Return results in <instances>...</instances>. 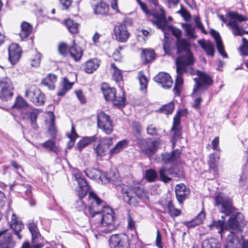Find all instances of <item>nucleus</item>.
Here are the masks:
<instances>
[{
  "mask_svg": "<svg viewBox=\"0 0 248 248\" xmlns=\"http://www.w3.org/2000/svg\"><path fill=\"white\" fill-rule=\"evenodd\" d=\"M225 222V217L222 216L221 219L217 220H213L212 222L208 225V226L211 230H217L218 233L222 237L223 232L226 230Z\"/></svg>",
  "mask_w": 248,
  "mask_h": 248,
  "instance_id": "nucleus-24",
  "label": "nucleus"
},
{
  "mask_svg": "<svg viewBox=\"0 0 248 248\" xmlns=\"http://www.w3.org/2000/svg\"><path fill=\"white\" fill-rule=\"evenodd\" d=\"M78 183V187L77 189V194L78 197L84 198L89 190V186L87 181L83 178L79 179Z\"/></svg>",
  "mask_w": 248,
  "mask_h": 248,
  "instance_id": "nucleus-25",
  "label": "nucleus"
},
{
  "mask_svg": "<svg viewBox=\"0 0 248 248\" xmlns=\"http://www.w3.org/2000/svg\"><path fill=\"white\" fill-rule=\"evenodd\" d=\"M93 11L95 15H105L108 13L109 7L106 3L101 2L93 7Z\"/></svg>",
  "mask_w": 248,
  "mask_h": 248,
  "instance_id": "nucleus-36",
  "label": "nucleus"
},
{
  "mask_svg": "<svg viewBox=\"0 0 248 248\" xmlns=\"http://www.w3.org/2000/svg\"><path fill=\"white\" fill-rule=\"evenodd\" d=\"M99 140L104 146L107 148V150L112 144V140L111 138L107 137L100 138Z\"/></svg>",
  "mask_w": 248,
  "mask_h": 248,
  "instance_id": "nucleus-59",
  "label": "nucleus"
},
{
  "mask_svg": "<svg viewBox=\"0 0 248 248\" xmlns=\"http://www.w3.org/2000/svg\"><path fill=\"white\" fill-rule=\"evenodd\" d=\"M42 146L49 151L57 152L58 150L55 141L51 140H48L43 143Z\"/></svg>",
  "mask_w": 248,
  "mask_h": 248,
  "instance_id": "nucleus-50",
  "label": "nucleus"
},
{
  "mask_svg": "<svg viewBox=\"0 0 248 248\" xmlns=\"http://www.w3.org/2000/svg\"><path fill=\"white\" fill-rule=\"evenodd\" d=\"M40 112L41 111L39 109L34 108L31 111L22 112V115L23 119L30 120L32 127L35 130L38 127L37 119Z\"/></svg>",
  "mask_w": 248,
  "mask_h": 248,
  "instance_id": "nucleus-18",
  "label": "nucleus"
},
{
  "mask_svg": "<svg viewBox=\"0 0 248 248\" xmlns=\"http://www.w3.org/2000/svg\"><path fill=\"white\" fill-rule=\"evenodd\" d=\"M156 27L158 29H161L162 31L164 32L165 36H166L167 31H170L172 34L175 37H176L177 38V39H180L179 37H180V36H181L182 32L181 30L173 26L168 25L166 18L165 23L162 28L160 27L159 26Z\"/></svg>",
  "mask_w": 248,
  "mask_h": 248,
  "instance_id": "nucleus-28",
  "label": "nucleus"
},
{
  "mask_svg": "<svg viewBox=\"0 0 248 248\" xmlns=\"http://www.w3.org/2000/svg\"><path fill=\"white\" fill-rule=\"evenodd\" d=\"M219 159V155L216 153H213L210 155L208 163L210 169L215 170Z\"/></svg>",
  "mask_w": 248,
  "mask_h": 248,
  "instance_id": "nucleus-49",
  "label": "nucleus"
},
{
  "mask_svg": "<svg viewBox=\"0 0 248 248\" xmlns=\"http://www.w3.org/2000/svg\"><path fill=\"white\" fill-rule=\"evenodd\" d=\"M235 232H231L227 237V246L232 248H238L241 243L236 235Z\"/></svg>",
  "mask_w": 248,
  "mask_h": 248,
  "instance_id": "nucleus-38",
  "label": "nucleus"
},
{
  "mask_svg": "<svg viewBox=\"0 0 248 248\" xmlns=\"http://www.w3.org/2000/svg\"><path fill=\"white\" fill-rule=\"evenodd\" d=\"M171 130L173 131V134L172 137V139L174 140H178L181 136V129L179 126H177L174 128V129H172V127L171 128Z\"/></svg>",
  "mask_w": 248,
  "mask_h": 248,
  "instance_id": "nucleus-57",
  "label": "nucleus"
},
{
  "mask_svg": "<svg viewBox=\"0 0 248 248\" xmlns=\"http://www.w3.org/2000/svg\"><path fill=\"white\" fill-rule=\"evenodd\" d=\"M174 108V103L171 102L168 104L164 105L161 108L157 110V112L164 113L166 114H171Z\"/></svg>",
  "mask_w": 248,
  "mask_h": 248,
  "instance_id": "nucleus-48",
  "label": "nucleus"
},
{
  "mask_svg": "<svg viewBox=\"0 0 248 248\" xmlns=\"http://www.w3.org/2000/svg\"><path fill=\"white\" fill-rule=\"evenodd\" d=\"M78 198L79 199L76 201L75 203V207L78 211H83L85 209L86 205L85 202L82 201L83 198Z\"/></svg>",
  "mask_w": 248,
  "mask_h": 248,
  "instance_id": "nucleus-55",
  "label": "nucleus"
},
{
  "mask_svg": "<svg viewBox=\"0 0 248 248\" xmlns=\"http://www.w3.org/2000/svg\"><path fill=\"white\" fill-rule=\"evenodd\" d=\"M97 125L106 134H110L113 131L112 122L109 116L101 111L97 115Z\"/></svg>",
  "mask_w": 248,
  "mask_h": 248,
  "instance_id": "nucleus-12",
  "label": "nucleus"
},
{
  "mask_svg": "<svg viewBox=\"0 0 248 248\" xmlns=\"http://www.w3.org/2000/svg\"><path fill=\"white\" fill-rule=\"evenodd\" d=\"M28 106V103L21 97L16 98V101L13 106V108H25Z\"/></svg>",
  "mask_w": 248,
  "mask_h": 248,
  "instance_id": "nucleus-52",
  "label": "nucleus"
},
{
  "mask_svg": "<svg viewBox=\"0 0 248 248\" xmlns=\"http://www.w3.org/2000/svg\"><path fill=\"white\" fill-rule=\"evenodd\" d=\"M110 248H129V243L127 236L125 234H114L109 238Z\"/></svg>",
  "mask_w": 248,
  "mask_h": 248,
  "instance_id": "nucleus-15",
  "label": "nucleus"
},
{
  "mask_svg": "<svg viewBox=\"0 0 248 248\" xmlns=\"http://www.w3.org/2000/svg\"><path fill=\"white\" fill-rule=\"evenodd\" d=\"M202 247V248H220V244L216 239L210 238L204 240Z\"/></svg>",
  "mask_w": 248,
  "mask_h": 248,
  "instance_id": "nucleus-39",
  "label": "nucleus"
},
{
  "mask_svg": "<svg viewBox=\"0 0 248 248\" xmlns=\"http://www.w3.org/2000/svg\"><path fill=\"white\" fill-rule=\"evenodd\" d=\"M121 187L123 200L130 205L136 206L139 198L146 196V192L143 186L139 184L123 185Z\"/></svg>",
  "mask_w": 248,
  "mask_h": 248,
  "instance_id": "nucleus-3",
  "label": "nucleus"
},
{
  "mask_svg": "<svg viewBox=\"0 0 248 248\" xmlns=\"http://www.w3.org/2000/svg\"><path fill=\"white\" fill-rule=\"evenodd\" d=\"M89 198L91 203L89 207V211L92 217H94L96 215L102 214L104 208L107 207L105 206L104 202L94 192L92 191L89 192Z\"/></svg>",
  "mask_w": 248,
  "mask_h": 248,
  "instance_id": "nucleus-11",
  "label": "nucleus"
},
{
  "mask_svg": "<svg viewBox=\"0 0 248 248\" xmlns=\"http://www.w3.org/2000/svg\"><path fill=\"white\" fill-rule=\"evenodd\" d=\"M65 25L68 31L72 34L78 33V24L75 22L73 20L68 19L65 21Z\"/></svg>",
  "mask_w": 248,
  "mask_h": 248,
  "instance_id": "nucleus-43",
  "label": "nucleus"
},
{
  "mask_svg": "<svg viewBox=\"0 0 248 248\" xmlns=\"http://www.w3.org/2000/svg\"><path fill=\"white\" fill-rule=\"evenodd\" d=\"M141 152L149 156L153 155L157 150V142L151 140L141 139L138 142Z\"/></svg>",
  "mask_w": 248,
  "mask_h": 248,
  "instance_id": "nucleus-13",
  "label": "nucleus"
},
{
  "mask_svg": "<svg viewBox=\"0 0 248 248\" xmlns=\"http://www.w3.org/2000/svg\"><path fill=\"white\" fill-rule=\"evenodd\" d=\"M67 135L71 141L75 140L78 137V134L76 132L75 128L73 124L72 125L71 133L67 134Z\"/></svg>",
  "mask_w": 248,
  "mask_h": 248,
  "instance_id": "nucleus-62",
  "label": "nucleus"
},
{
  "mask_svg": "<svg viewBox=\"0 0 248 248\" xmlns=\"http://www.w3.org/2000/svg\"><path fill=\"white\" fill-rule=\"evenodd\" d=\"M194 21L195 24H196L197 27L200 29H201L203 33L206 34L207 32L205 30L201 22L200 17L199 16L195 17L194 18Z\"/></svg>",
  "mask_w": 248,
  "mask_h": 248,
  "instance_id": "nucleus-63",
  "label": "nucleus"
},
{
  "mask_svg": "<svg viewBox=\"0 0 248 248\" xmlns=\"http://www.w3.org/2000/svg\"><path fill=\"white\" fill-rule=\"evenodd\" d=\"M230 19L227 23V26L232 30L234 36H242L244 33H248L238 25L237 22H242L247 20V17L237 12H230L228 14Z\"/></svg>",
  "mask_w": 248,
  "mask_h": 248,
  "instance_id": "nucleus-8",
  "label": "nucleus"
},
{
  "mask_svg": "<svg viewBox=\"0 0 248 248\" xmlns=\"http://www.w3.org/2000/svg\"><path fill=\"white\" fill-rule=\"evenodd\" d=\"M5 217L7 220L9 219V217L11 218V220L9 221V223L18 238L21 239L22 236L20 234L19 232L24 228L23 224L20 220H17L16 216L11 209H9L7 211Z\"/></svg>",
  "mask_w": 248,
  "mask_h": 248,
  "instance_id": "nucleus-14",
  "label": "nucleus"
},
{
  "mask_svg": "<svg viewBox=\"0 0 248 248\" xmlns=\"http://www.w3.org/2000/svg\"><path fill=\"white\" fill-rule=\"evenodd\" d=\"M113 32L116 40L120 42H125L129 37V33L127 31L124 24H119L114 26Z\"/></svg>",
  "mask_w": 248,
  "mask_h": 248,
  "instance_id": "nucleus-16",
  "label": "nucleus"
},
{
  "mask_svg": "<svg viewBox=\"0 0 248 248\" xmlns=\"http://www.w3.org/2000/svg\"><path fill=\"white\" fill-rule=\"evenodd\" d=\"M176 44L177 54L180 56L175 59L177 76L173 91L175 94L178 95L183 84V74L193 75L195 74L192 67L195 58L190 50V45L186 39H178Z\"/></svg>",
  "mask_w": 248,
  "mask_h": 248,
  "instance_id": "nucleus-1",
  "label": "nucleus"
},
{
  "mask_svg": "<svg viewBox=\"0 0 248 248\" xmlns=\"http://www.w3.org/2000/svg\"><path fill=\"white\" fill-rule=\"evenodd\" d=\"M199 44L206 52L207 55L211 57L214 56L215 49L214 45L209 41L199 40Z\"/></svg>",
  "mask_w": 248,
  "mask_h": 248,
  "instance_id": "nucleus-29",
  "label": "nucleus"
},
{
  "mask_svg": "<svg viewBox=\"0 0 248 248\" xmlns=\"http://www.w3.org/2000/svg\"><path fill=\"white\" fill-rule=\"evenodd\" d=\"M145 177L148 182H153L157 177V173L154 170L149 169L146 171Z\"/></svg>",
  "mask_w": 248,
  "mask_h": 248,
  "instance_id": "nucleus-53",
  "label": "nucleus"
},
{
  "mask_svg": "<svg viewBox=\"0 0 248 248\" xmlns=\"http://www.w3.org/2000/svg\"><path fill=\"white\" fill-rule=\"evenodd\" d=\"M167 206L168 210V212L170 215L171 217H177L180 215L181 211L180 210L176 209L174 204L171 201H169L168 202Z\"/></svg>",
  "mask_w": 248,
  "mask_h": 248,
  "instance_id": "nucleus-46",
  "label": "nucleus"
},
{
  "mask_svg": "<svg viewBox=\"0 0 248 248\" xmlns=\"http://www.w3.org/2000/svg\"><path fill=\"white\" fill-rule=\"evenodd\" d=\"M21 49L16 43L10 45L8 49L9 59L12 63L17 62L20 57Z\"/></svg>",
  "mask_w": 248,
  "mask_h": 248,
  "instance_id": "nucleus-19",
  "label": "nucleus"
},
{
  "mask_svg": "<svg viewBox=\"0 0 248 248\" xmlns=\"http://www.w3.org/2000/svg\"><path fill=\"white\" fill-rule=\"evenodd\" d=\"M75 93L81 103H85L86 102V98L81 91H77L75 92Z\"/></svg>",
  "mask_w": 248,
  "mask_h": 248,
  "instance_id": "nucleus-64",
  "label": "nucleus"
},
{
  "mask_svg": "<svg viewBox=\"0 0 248 248\" xmlns=\"http://www.w3.org/2000/svg\"><path fill=\"white\" fill-rule=\"evenodd\" d=\"M14 87L11 80L8 77L0 78V98L3 101L12 99Z\"/></svg>",
  "mask_w": 248,
  "mask_h": 248,
  "instance_id": "nucleus-9",
  "label": "nucleus"
},
{
  "mask_svg": "<svg viewBox=\"0 0 248 248\" xmlns=\"http://www.w3.org/2000/svg\"><path fill=\"white\" fill-rule=\"evenodd\" d=\"M57 80L56 75L54 74H49L46 78L42 80V83L49 90H54L55 89V83Z\"/></svg>",
  "mask_w": 248,
  "mask_h": 248,
  "instance_id": "nucleus-31",
  "label": "nucleus"
},
{
  "mask_svg": "<svg viewBox=\"0 0 248 248\" xmlns=\"http://www.w3.org/2000/svg\"><path fill=\"white\" fill-rule=\"evenodd\" d=\"M128 143L129 142L126 140L119 141L115 146L110 150L109 154L111 155L118 154L124 149L126 148L128 146Z\"/></svg>",
  "mask_w": 248,
  "mask_h": 248,
  "instance_id": "nucleus-35",
  "label": "nucleus"
},
{
  "mask_svg": "<svg viewBox=\"0 0 248 248\" xmlns=\"http://www.w3.org/2000/svg\"><path fill=\"white\" fill-rule=\"evenodd\" d=\"M186 35L190 38L195 39L197 37L195 33L194 28L189 24H186L183 25Z\"/></svg>",
  "mask_w": 248,
  "mask_h": 248,
  "instance_id": "nucleus-51",
  "label": "nucleus"
},
{
  "mask_svg": "<svg viewBox=\"0 0 248 248\" xmlns=\"http://www.w3.org/2000/svg\"><path fill=\"white\" fill-rule=\"evenodd\" d=\"M25 96L36 106L45 104V94L35 85L31 86L26 90Z\"/></svg>",
  "mask_w": 248,
  "mask_h": 248,
  "instance_id": "nucleus-10",
  "label": "nucleus"
},
{
  "mask_svg": "<svg viewBox=\"0 0 248 248\" xmlns=\"http://www.w3.org/2000/svg\"><path fill=\"white\" fill-rule=\"evenodd\" d=\"M155 245L158 248H163V244L162 242V237L159 230H157L156 232Z\"/></svg>",
  "mask_w": 248,
  "mask_h": 248,
  "instance_id": "nucleus-60",
  "label": "nucleus"
},
{
  "mask_svg": "<svg viewBox=\"0 0 248 248\" xmlns=\"http://www.w3.org/2000/svg\"><path fill=\"white\" fill-rule=\"evenodd\" d=\"M113 213V210L110 208L108 207L104 208L101 214V222L96 228L97 232L100 233H109L114 229Z\"/></svg>",
  "mask_w": 248,
  "mask_h": 248,
  "instance_id": "nucleus-5",
  "label": "nucleus"
},
{
  "mask_svg": "<svg viewBox=\"0 0 248 248\" xmlns=\"http://www.w3.org/2000/svg\"><path fill=\"white\" fill-rule=\"evenodd\" d=\"M215 205L219 211L227 216H230L229 220L225 223L226 230L230 231V232L240 231V222L237 219V216L240 215L239 213L234 214V208L232 205L230 198L223 193H218L215 198Z\"/></svg>",
  "mask_w": 248,
  "mask_h": 248,
  "instance_id": "nucleus-2",
  "label": "nucleus"
},
{
  "mask_svg": "<svg viewBox=\"0 0 248 248\" xmlns=\"http://www.w3.org/2000/svg\"><path fill=\"white\" fill-rule=\"evenodd\" d=\"M181 151L178 149L174 150L170 153H165L161 154V159L164 163H174L180 158Z\"/></svg>",
  "mask_w": 248,
  "mask_h": 248,
  "instance_id": "nucleus-20",
  "label": "nucleus"
},
{
  "mask_svg": "<svg viewBox=\"0 0 248 248\" xmlns=\"http://www.w3.org/2000/svg\"><path fill=\"white\" fill-rule=\"evenodd\" d=\"M157 129L153 124L150 125L147 128V132L148 134L154 136L156 135L157 133Z\"/></svg>",
  "mask_w": 248,
  "mask_h": 248,
  "instance_id": "nucleus-61",
  "label": "nucleus"
},
{
  "mask_svg": "<svg viewBox=\"0 0 248 248\" xmlns=\"http://www.w3.org/2000/svg\"><path fill=\"white\" fill-rule=\"evenodd\" d=\"M239 186L243 189L248 187V163L245 166L243 174L240 180Z\"/></svg>",
  "mask_w": 248,
  "mask_h": 248,
  "instance_id": "nucleus-40",
  "label": "nucleus"
},
{
  "mask_svg": "<svg viewBox=\"0 0 248 248\" xmlns=\"http://www.w3.org/2000/svg\"><path fill=\"white\" fill-rule=\"evenodd\" d=\"M210 33L216 41L217 47L218 52L223 58H227L228 55L225 51L224 46L219 33L215 30L212 29L210 31Z\"/></svg>",
  "mask_w": 248,
  "mask_h": 248,
  "instance_id": "nucleus-22",
  "label": "nucleus"
},
{
  "mask_svg": "<svg viewBox=\"0 0 248 248\" xmlns=\"http://www.w3.org/2000/svg\"><path fill=\"white\" fill-rule=\"evenodd\" d=\"M69 54L71 57L76 62L78 61L83 55L81 48L77 46L75 41H73V45L69 48Z\"/></svg>",
  "mask_w": 248,
  "mask_h": 248,
  "instance_id": "nucleus-27",
  "label": "nucleus"
},
{
  "mask_svg": "<svg viewBox=\"0 0 248 248\" xmlns=\"http://www.w3.org/2000/svg\"><path fill=\"white\" fill-rule=\"evenodd\" d=\"M74 82H70L66 78H64L62 82V89L57 93L58 96H63L65 93L72 88Z\"/></svg>",
  "mask_w": 248,
  "mask_h": 248,
  "instance_id": "nucleus-41",
  "label": "nucleus"
},
{
  "mask_svg": "<svg viewBox=\"0 0 248 248\" xmlns=\"http://www.w3.org/2000/svg\"><path fill=\"white\" fill-rule=\"evenodd\" d=\"M15 245V242L13 241L11 234L6 232L3 234L0 242V248H13Z\"/></svg>",
  "mask_w": 248,
  "mask_h": 248,
  "instance_id": "nucleus-30",
  "label": "nucleus"
},
{
  "mask_svg": "<svg viewBox=\"0 0 248 248\" xmlns=\"http://www.w3.org/2000/svg\"><path fill=\"white\" fill-rule=\"evenodd\" d=\"M141 10L145 14L148 20L156 26L163 27L165 23V12L161 7H158L150 11L147 5L140 0H137Z\"/></svg>",
  "mask_w": 248,
  "mask_h": 248,
  "instance_id": "nucleus-4",
  "label": "nucleus"
},
{
  "mask_svg": "<svg viewBox=\"0 0 248 248\" xmlns=\"http://www.w3.org/2000/svg\"><path fill=\"white\" fill-rule=\"evenodd\" d=\"M41 55L40 53H37L34 58L31 59V65L33 67H38L40 64Z\"/></svg>",
  "mask_w": 248,
  "mask_h": 248,
  "instance_id": "nucleus-58",
  "label": "nucleus"
},
{
  "mask_svg": "<svg viewBox=\"0 0 248 248\" xmlns=\"http://www.w3.org/2000/svg\"><path fill=\"white\" fill-rule=\"evenodd\" d=\"M141 57L146 62H149L155 59V53L152 49H145L142 50Z\"/></svg>",
  "mask_w": 248,
  "mask_h": 248,
  "instance_id": "nucleus-42",
  "label": "nucleus"
},
{
  "mask_svg": "<svg viewBox=\"0 0 248 248\" xmlns=\"http://www.w3.org/2000/svg\"><path fill=\"white\" fill-rule=\"evenodd\" d=\"M111 70L113 79L116 82L121 81L123 78L122 72L114 63H111Z\"/></svg>",
  "mask_w": 248,
  "mask_h": 248,
  "instance_id": "nucleus-44",
  "label": "nucleus"
},
{
  "mask_svg": "<svg viewBox=\"0 0 248 248\" xmlns=\"http://www.w3.org/2000/svg\"><path fill=\"white\" fill-rule=\"evenodd\" d=\"M96 140L97 137L95 135L91 137H84L77 143L76 148L78 151L81 152L84 148L96 141Z\"/></svg>",
  "mask_w": 248,
  "mask_h": 248,
  "instance_id": "nucleus-26",
  "label": "nucleus"
},
{
  "mask_svg": "<svg viewBox=\"0 0 248 248\" xmlns=\"http://www.w3.org/2000/svg\"><path fill=\"white\" fill-rule=\"evenodd\" d=\"M190 193V191L186 186L183 184H178L175 186V194L177 199L180 203L186 198Z\"/></svg>",
  "mask_w": 248,
  "mask_h": 248,
  "instance_id": "nucleus-21",
  "label": "nucleus"
},
{
  "mask_svg": "<svg viewBox=\"0 0 248 248\" xmlns=\"http://www.w3.org/2000/svg\"><path fill=\"white\" fill-rule=\"evenodd\" d=\"M155 80L159 83L163 88L166 89L170 88L173 83L170 75L165 72L159 73L155 78Z\"/></svg>",
  "mask_w": 248,
  "mask_h": 248,
  "instance_id": "nucleus-17",
  "label": "nucleus"
},
{
  "mask_svg": "<svg viewBox=\"0 0 248 248\" xmlns=\"http://www.w3.org/2000/svg\"><path fill=\"white\" fill-rule=\"evenodd\" d=\"M196 75L198 78H194L195 85L193 87L192 95L200 94L206 91L208 87L212 84L211 77L204 72L197 71Z\"/></svg>",
  "mask_w": 248,
  "mask_h": 248,
  "instance_id": "nucleus-7",
  "label": "nucleus"
},
{
  "mask_svg": "<svg viewBox=\"0 0 248 248\" xmlns=\"http://www.w3.org/2000/svg\"><path fill=\"white\" fill-rule=\"evenodd\" d=\"M32 31V27L31 24L27 22L24 21L21 24V31L19 33L20 37L22 38L28 37Z\"/></svg>",
  "mask_w": 248,
  "mask_h": 248,
  "instance_id": "nucleus-34",
  "label": "nucleus"
},
{
  "mask_svg": "<svg viewBox=\"0 0 248 248\" xmlns=\"http://www.w3.org/2000/svg\"><path fill=\"white\" fill-rule=\"evenodd\" d=\"M101 61L97 58L91 59L84 64V69L86 73L92 74L99 67Z\"/></svg>",
  "mask_w": 248,
  "mask_h": 248,
  "instance_id": "nucleus-23",
  "label": "nucleus"
},
{
  "mask_svg": "<svg viewBox=\"0 0 248 248\" xmlns=\"http://www.w3.org/2000/svg\"><path fill=\"white\" fill-rule=\"evenodd\" d=\"M28 228L31 234L32 243L35 238L40 236V233L37 225L34 222L29 223L28 224Z\"/></svg>",
  "mask_w": 248,
  "mask_h": 248,
  "instance_id": "nucleus-45",
  "label": "nucleus"
},
{
  "mask_svg": "<svg viewBox=\"0 0 248 248\" xmlns=\"http://www.w3.org/2000/svg\"><path fill=\"white\" fill-rule=\"evenodd\" d=\"M173 173V168L167 169L165 167H162L159 169V174L160 179L164 183H168L171 181V178L167 176Z\"/></svg>",
  "mask_w": 248,
  "mask_h": 248,
  "instance_id": "nucleus-33",
  "label": "nucleus"
},
{
  "mask_svg": "<svg viewBox=\"0 0 248 248\" xmlns=\"http://www.w3.org/2000/svg\"><path fill=\"white\" fill-rule=\"evenodd\" d=\"M205 218V213L203 211L200 212L199 214L192 220L185 223L186 226L188 227H194L202 223Z\"/></svg>",
  "mask_w": 248,
  "mask_h": 248,
  "instance_id": "nucleus-32",
  "label": "nucleus"
},
{
  "mask_svg": "<svg viewBox=\"0 0 248 248\" xmlns=\"http://www.w3.org/2000/svg\"><path fill=\"white\" fill-rule=\"evenodd\" d=\"M93 149L96 155L98 156H103L107 151V148L104 146L99 140L97 145H93Z\"/></svg>",
  "mask_w": 248,
  "mask_h": 248,
  "instance_id": "nucleus-47",
  "label": "nucleus"
},
{
  "mask_svg": "<svg viewBox=\"0 0 248 248\" xmlns=\"http://www.w3.org/2000/svg\"><path fill=\"white\" fill-rule=\"evenodd\" d=\"M185 111L179 110L173 118L172 129H174L177 126H180V118L183 116V113H186Z\"/></svg>",
  "mask_w": 248,
  "mask_h": 248,
  "instance_id": "nucleus-54",
  "label": "nucleus"
},
{
  "mask_svg": "<svg viewBox=\"0 0 248 248\" xmlns=\"http://www.w3.org/2000/svg\"><path fill=\"white\" fill-rule=\"evenodd\" d=\"M137 78L140 84V90L145 93L146 92L148 80L145 76L143 71H140L139 72Z\"/></svg>",
  "mask_w": 248,
  "mask_h": 248,
  "instance_id": "nucleus-37",
  "label": "nucleus"
},
{
  "mask_svg": "<svg viewBox=\"0 0 248 248\" xmlns=\"http://www.w3.org/2000/svg\"><path fill=\"white\" fill-rule=\"evenodd\" d=\"M101 90L105 99L107 101H112L114 106L120 108L125 105V98L123 91H122L120 95L117 96L116 89L110 87L107 83L102 84Z\"/></svg>",
  "mask_w": 248,
  "mask_h": 248,
  "instance_id": "nucleus-6",
  "label": "nucleus"
},
{
  "mask_svg": "<svg viewBox=\"0 0 248 248\" xmlns=\"http://www.w3.org/2000/svg\"><path fill=\"white\" fill-rule=\"evenodd\" d=\"M67 44L65 43H62L59 46V52L62 55L66 56L69 54V48Z\"/></svg>",
  "mask_w": 248,
  "mask_h": 248,
  "instance_id": "nucleus-56",
  "label": "nucleus"
}]
</instances>
